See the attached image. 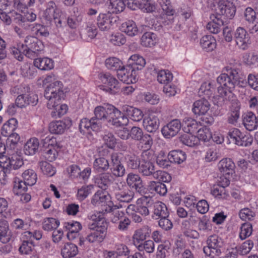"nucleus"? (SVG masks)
Wrapping results in <instances>:
<instances>
[{
	"mask_svg": "<svg viewBox=\"0 0 258 258\" xmlns=\"http://www.w3.org/2000/svg\"><path fill=\"white\" fill-rule=\"evenodd\" d=\"M132 5V7L130 6L132 9L138 8L146 13H152L156 10V6L152 0L134 1Z\"/></svg>",
	"mask_w": 258,
	"mask_h": 258,
	"instance_id": "27",
	"label": "nucleus"
},
{
	"mask_svg": "<svg viewBox=\"0 0 258 258\" xmlns=\"http://www.w3.org/2000/svg\"><path fill=\"white\" fill-rule=\"evenodd\" d=\"M67 127L65 122L62 120L53 121L49 123V130L50 133L55 134L63 133Z\"/></svg>",
	"mask_w": 258,
	"mask_h": 258,
	"instance_id": "43",
	"label": "nucleus"
},
{
	"mask_svg": "<svg viewBox=\"0 0 258 258\" xmlns=\"http://www.w3.org/2000/svg\"><path fill=\"white\" fill-rule=\"evenodd\" d=\"M149 187L150 190L155 191L160 196H165L167 192L166 185L161 182L151 181Z\"/></svg>",
	"mask_w": 258,
	"mask_h": 258,
	"instance_id": "52",
	"label": "nucleus"
},
{
	"mask_svg": "<svg viewBox=\"0 0 258 258\" xmlns=\"http://www.w3.org/2000/svg\"><path fill=\"white\" fill-rule=\"evenodd\" d=\"M61 13V10L58 8L55 3L53 1H49L46 3V9L43 12V17L50 23L53 18L57 19L59 14Z\"/></svg>",
	"mask_w": 258,
	"mask_h": 258,
	"instance_id": "19",
	"label": "nucleus"
},
{
	"mask_svg": "<svg viewBox=\"0 0 258 258\" xmlns=\"http://www.w3.org/2000/svg\"><path fill=\"white\" fill-rule=\"evenodd\" d=\"M13 192L16 195H19V194L25 192L27 189V184L25 181L20 180L17 177L14 178Z\"/></svg>",
	"mask_w": 258,
	"mask_h": 258,
	"instance_id": "55",
	"label": "nucleus"
},
{
	"mask_svg": "<svg viewBox=\"0 0 258 258\" xmlns=\"http://www.w3.org/2000/svg\"><path fill=\"white\" fill-rule=\"evenodd\" d=\"M215 88L212 86L211 84L209 83H204L201 86L199 90V95L200 96H203V98H209L212 95Z\"/></svg>",
	"mask_w": 258,
	"mask_h": 258,
	"instance_id": "58",
	"label": "nucleus"
},
{
	"mask_svg": "<svg viewBox=\"0 0 258 258\" xmlns=\"http://www.w3.org/2000/svg\"><path fill=\"white\" fill-rule=\"evenodd\" d=\"M39 166L41 171L44 174H45L48 176H52L55 173L54 168L47 162H39Z\"/></svg>",
	"mask_w": 258,
	"mask_h": 258,
	"instance_id": "61",
	"label": "nucleus"
},
{
	"mask_svg": "<svg viewBox=\"0 0 258 258\" xmlns=\"http://www.w3.org/2000/svg\"><path fill=\"white\" fill-rule=\"evenodd\" d=\"M134 196L133 191L128 188L125 183L120 182L116 184L114 188V196L117 201L128 203L132 201Z\"/></svg>",
	"mask_w": 258,
	"mask_h": 258,
	"instance_id": "13",
	"label": "nucleus"
},
{
	"mask_svg": "<svg viewBox=\"0 0 258 258\" xmlns=\"http://www.w3.org/2000/svg\"><path fill=\"white\" fill-rule=\"evenodd\" d=\"M252 231V225L250 223H245L243 224L241 227L239 237L242 240L245 239L251 234Z\"/></svg>",
	"mask_w": 258,
	"mask_h": 258,
	"instance_id": "64",
	"label": "nucleus"
},
{
	"mask_svg": "<svg viewBox=\"0 0 258 258\" xmlns=\"http://www.w3.org/2000/svg\"><path fill=\"white\" fill-rule=\"evenodd\" d=\"M99 78L103 84L101 86V89L113 95L119 92V82L110 73H100Z\"/></svg>",
	"mask_w": 258,
	"mask_h": 258,
	"instance_id": "10",
	"label": "nucleus"
},
{
	"mask_svg": "<svg viewBox=\"0 0 258 258\" xmlns=\"http://www.w3.org/2000/svg\"><path fill=\"white\" fill-rule=\"evenodd\" d=\"M119 115H121V112L113 105L110 104L106 121L114 125Z\"/></svg>",
	"mask_w": 258,
	"mask_h": 258,
	"instance_id": "50",
	"label": "nucleus"
},
{
	"mask_svg": "<svg viewBox=\"0 0 258 258\" xmlns=\"http://www.w3.org/2000/svg\"><path fill=\"white\" fill-rule=\"evenodd\" d=\"M197 137L200 140H202L204 142H208L212 138V134L210 129L206 126L200 127L197 133Z\"/></svg>",
	"mask_w": 258,
	"mask_h": 258,
	"instance_id": "60",
	"label": "nucleus"
},
{
	"mask_svg": "<svg viewBox=\"0 0 258 258\" xmlns=\"http://www.w3.org/2000/svg\"><path fill=\"white\" fill-rule=\"evenodd\" d=\"M129 61L128 66H130V68L135 72L142 70L146 64L145 59L142 56L137 54L132 55L129 59Z\"/></svg>",
	"mask_w": 258,
	"mask_h": 258,
	"instance_id": "35",
	"label": "nucleus"
},
{
	"mask_svg": "<svg viewBox=\"0 0 258 258\" xmlns=\"http://www.w3.org/2000/svg\"><path fill=\"white\" fill-rule=\"evenodd\" d=\"M21 75L28 78H32L36 75V69L34 65L29 63H24L20 69Z\"/></svg>",
	"mask_w": 258,
	"mask_h": 258,
	"instance_id": "47",
	"label": "nucleus"
},
{
	"mask_svg": "<svg viewBox=\"0 0 258 258\" xmlns=\"http://www.w3.org/2000/svg\"><path fill=\"white\" fill-rule=\"evenodd\" d=\"M19 250L20 252L24 254H32L35 250V245L32 240H23L20 245Z\"/></svg>",
	"mask_w": 258,
	"mask_h": 258,
	"instance_id": "54",
	"label": "nucleus"
},
{
	"mask_svg": "<svg viewBox=\"0 0 258 258\" xmlns=\"http://www.w3.org/2000/svg\"><path fill=\"white\" fill-rule=\"evenodd\" d=\"M117 75L120 81L127 84L135 83L138 80L136 72L134 71L128 66L126 67L123 66L119 69Z\"/></svg>",
	"mask_w": 258,
	"mask_h": 258,
	"instance_id": "15",
	"label": "nucleus"
},
{
	"mask_svg": "<svg viewBox=\"0 0 258 258\" xmlns=\"http://www.w3.org/2000/svg\"><path fill=\"white\" fill-rule=\"evenodd\" d=\"M93 186L92 185L83 186L78 190L77 197L79 200L83 201L91 193Z\"/></svg>",
	"mask_w": 258,
	"mask_h": 258,
	"instance_id": "63",
	"label": "nucleus"
},
{
	"mask_svg": "<svg viewBox=\"0 0 258 258\" xmlns=\"http://www.w3.org/2000/svg\"><path fill=\"white\" fill-rule=\"evenodd\" d=\"M230 184V180L225 178V181L220 182L216 187H214L211 190V194L218 199H225L228 194L226 192L225 187Z\"/></svg>",
	"mask_w": 258,
	"mask_h": 258,
	"instance_id": "31",
	"label": "nucleus"
},
{
	"mask_svg": "<svg viewBox=\"0 0 258 258\" xmlns=\"http://www.w3.org/2000/svg\"><path fill=\"white\" fill-rule=\"evenodd\" d=\"M158 41L156 34L151 32H145L141 39V44L146 47L154 46Z\"/></svg>",
	"mask_w": 258,
	"mask_h": 258,
	"instance_id": "34",
	"label": "nucleus"
},
{
	"mask_svg": "<svg viewBox=\"0 0 258 258\" xmlns=\"http://www.w3.org/2000/svg\"><path fill=\"white\" fill-rule=\"evenodd\" d=\"M235 42L242 48L250 46L251 40L246 31L242 27H238L235 33Z\"/></svg>",
	"mask_w": 258,
	"mask_h": 258,
	"instance_id": "21",
	"label": "nucleus"
},
{
	"mask_svg": "<svg viewBox=\"0 0 258 258\" xmlns=\"http://www.w3.org/2000/svg\"><path fill=\"white\" fill-rule=\"evenodd\" d=\"M138 249L140 251H145L147 253H152L154 251L155 244L153 241L148 240L141 242L137 245H135Z\"/></svg>",
	"mask_w": 258,
	"mask_h": 258,
	"instance_id": "56",
	"label": "nucleus"
},
{
	"mask_svg": "<svg viewBox=\"0 0 258 258\" xmlns=\"http://www.w3.org/2000/svg\"><path fill=\"white\" fill-rule=\"evenodd\" d=\"M18 121L16 118H12L9 119L4 124L1 130V134L4 136L12 135V133L17 127Z\"/></svg>",
	"mask_w": 258,
	"mask_h": 258,
	"instance_id": "38",
	"label": "nucleus"
},
{
	"mask_svg": "<svg viewBox=\"0 0 258 258\" xmlns=\"http://www.w3.org/2000/svg\"><path fill=\"white\" fill-rule=\"evenodd\" d=\"M226 73L221 74L217 79V82L221 85L218 88V99L223 104L235 100L236 96L233 91L236 85L245 79L239 69L226 68Z\"/></svg>",
	"mask_w": 258,
	"mask_h": 258,
	"instance_id": "1",
	"label": "nucleus"
},
{
	"mask_svg": "<svg viewBox=\"0 0 258 258\" xmlns=\"http://www.w3.org/2000/svg\"><path fill=\"white\" fill-rule=\"evenodd\" d=\"M126 182L127 186L134 189L137 192H141L143 189L144 185L142 179L138 174L128 173L126 177Z\"/></svg>",
	"mask_w": 258,
	"mask_h": 258,
	"instance_id": "22",
	"label": "nucleus"
},
{
	"mask_svg": "<svg viewBox=\"0 0 258 258\" xmlns=\"http://www.w3.org/2000/svg\"><path fill=\"white\" fill-rule=\"evenodd\" d=\"M107 6L109 9L108 13H118L123 11L125 5L123 0H109V4Z\"/></svg>",
	"mask_w": 258,
	"mask_h": 258,
	"instance_id": "42",
	"label": "nucleus"
},
{
	"mask_svg": "<svg viewBox=\"0 0 258 258\" xmlns=\"http://www.w3.org/2000/svg\"><path fill=\"white\" fill-rule=\"evenodd\" d=\"M207 244L203 248L204 252L207 256L215 258L221 254V248L223 246V242L221 238L217 235L210 236L207 240Z\"/></svg>",
	"mask_w": 258,
	"mask_h": 258,
	"instance_id": "8",
	"label": "nucleus"
},
{
	"mask_svg": "<svg viewBox=\"0 0 258 258\" xmlns=\"http://www.w3.org/2000/svg\"><path fill=\"white\" fill-rule=\"evenodd\" d=\"M179 139L182 143L189 147H194L199 144L198 138L193 134H185L181 135Z\"/></svg>",
	"mask_w": 258,
	"mask_h": 258,
	"instance_id": "51",
	"label": "nucleus"
},
{
	"mask_svg": "<svg viewBox=\"0 0 258 258\" xmlns=\"http://www.w3.org/2000/svg\"><path fill=\"white\" fill-rule=\"evenodd\" d=\"M185 152L181 150H173L170 151L168 155V158L171 162L177 164H180L186 159Z\"/></svg>",
	"mask_w": 258,
	"mask_h": 258,
	"instance_id": "41",
	"label": "nucleus"
},
{
	"mask_svg": "<svg viewBox=\"0 0 258 258\" xmlns=\"http://www.w3.org/2000/svg\"><path fill=\"white\" fill-rule=\"evenodd\" d=\"M113 18L110 13L99 14L97 19V25L101 31H108L112 25Z\"/></svg>",
	"mask_w": 258,
	"mask_h": 258,
	"instance_id": "24",
	"label": "nucleus"
},
{
	"mask_svg": "<svg viewBox=\"0 0 258 258\" xmlns=\"http://www.w3.org/2000/svg\"><path fill=\"white\" fill-rule=\"evenodd\" d=\"M91 203L95 206H106L105 209V212H107L111 210V202L110 201V197L108 194L105 191L99 190L92 197L91 199Z\"/></svg>",
	"mask_w": 258,
	"mask_h": 258,
	"instance_id": "16",
	"label": "nucleus"
},
{
	"mask_svg": "<svg viewBox=\"0 0 258 258\" xmlns=\"http://www.w3.org/2000/svg\"><path fill=\"white\" fill-rule=\"evenodd\" d=\"M157 80L158 82L162 84H167L170 82L172 79L173 76L171 73L168 70H160L157 72Z\"/></svg>",
	"mask_w": 258,
	"mask_h": 258,
	"instance_id": "49",
	"label": "nucleus"
},
{
	"mask_svg": "<svg viewBox=\"0 0 258 258\" xmlns=\"http://www.w3.org/2000/svg\"><path fill=\"white\" fill-rule=\"evenodd\" d=\"M154 214L160 218H166L169 216V212L166 205L160 201L154 203Z\"/></svg>",
	"mask_w": 258,
	"mask_h": 258,
	"instance_id": "40",
	"label": "nucleus"
},
{
	"mask_svg": "<svg viewBox=\"0 0 258 258\" xmlns=\"http://www.w3.org/2000/svg\"><path fill=\"white\" fill-rule=\"evenodd\" d=\"M239 217L244 221L252 220L255 216V212L248 208H245L239 212Z\"/></svg>",
	"mask_w": 258,
	"mask_h": 258,
	"instance_id": "62",
	"label": "nucleus"
},
{
	"mask_svg": "<svg viewBox=\"0 0 258 258\" xmlns=\"http://www.w3.org/2000/svg\"><path fill=\"white\" fill-rule=\"evenodd\" d=\"M39 143L37 138H33L29 139L24 146V152L28 155L35 154L38 150Z\"/></svg>",
	"mask_w": 258,
	"mask_h": 258,
	"instance_id": "37",
	"label": "nucleus"
},
{
	"mask_svg": "<svg viewBox=\"0 0 258 258\" xmlns=\"http://www.w3.org/2000/svg\"><path fill=\"white\" fill-rule=\"evenodd\" d=\"M151 229L147 225H145L136 230L133 235V243L137 245L149 237L151 233Z\"/></svg>",
	"mask_w": 258,
	"mask_h": 258,
	"instance_id": "23",
	"label": "nucleus"
},
{
	"mask_svg": "<svg viewBox=\"0 0 258 258\" xmlns=\"http://www.w3.org/2000/svg\"><path fill=\"white\" fill-rule=\"evenodd\" d=\"M236 7L233 3L228 1H220L218 3L216 14L226 22L227 19H232L235 16Z\"/></svg>",
	"mask_w": 258,
	"mask_h": 258,
	"instance_id": "11",
	"label": "nucleus"
},
{
	"mask_svg": "<svg viewBox=\"0 0 258 258\" xmlns=\"http://www.w3.org/2000/svg\"><path fill=\"white\" fill-rule=\"evenodd\" d=\"M228 140L237 146L247 147L252 143V138L249 135L242 133L239 129L233 128L227 133Z\"/></svg>",
	"mask_w": 258,
	"mask_h": 258,
	"instance_id": "9",
	"label": "nucleus"
},
{
	"mask_svg": "<svg viewBox=\"0 0 258 258\" xmlns=\"http://www.w3.org/2000/svg\"><path fill=\"white\" fill-rule=\"evenodd\" d=\"M210 106L209 101L203 98L194 102L192 110L196 115H205L209 110Z\"/></svg>",
	"mask_w": 258,
	"mask_h": 258,
	"instance_id": "26",
	"label": "nucleus"
},
{
	"mask_svg": "<svg viewBox=\"0 0 258 258\" xmlns=\"http://www.w3.org/2000/svg\"><path fill=\"white\" fill-rule=\"evenodd\" d=\"M111 163L110 170L111 174L116 177L123 176L125 173V168L122 163L117 153H112L110 155Z\"/></svg>",
	"mask_w": 258,
	"mask_h": 258,
	"instance_id": "14",
	"label": "nucleus"
},
{
	"mask_svg": "<svg viewBox=\"0 0 258 258\" xmlns=\"http://www.w3.org/2000/svg\"><path fill=\"white\" fill-rule=\"evenodd\" d=\"M95 183L100 188L105 190L111 184L112 177L109 172H102L97 175L94 178Z\"/></svg>",
	"mask_w": 258,
	"mask_h": 258,
	"instance_id": "25",
	"label": "nucleus"
},
{
	"mask_svg": "<svg viewBox=\"0 0 258 258\" xmlns=\"http://www.w3.org/2000/svg\"><path fill=\"white\" fill-rule=\"evenodd\" d=\"M44 97L48 100L47 106L51 108L64 97V88L62 83L56 81L49 84L45 88Z\"/></svg>",
	"mask_w": 258,
	"mask_h": 258,
	"instance_id": "4",
	"label": "nucleus"
},
{
	"mask_svg": "<svg viewBox=\"0 0 258 258\" xmlns=\"http://www.w3.org/2000/svg\"><path fill=\"white\" fill-rule=\"evenodd\" d=\"M41 143L44 147L42 151L44 158L49 162L54 161L58 154V150L60 149L56 139L45 137L41 139Z\"/></svg>",
	"mask_w": 258,
	"mask_h": 258,
	"instance_id": "6",
	"label": "nucleus"
},
{
	"mask_svg": "<svg viewBox=\"0 0 258 258\" xmlns=\"http://www.w3.org/2000/svg\"><path fill=\"white\" fill-rule=\"evenodd\" d=\"M181 127L180 120L177 119H173L162 127L161 133L164 137L170 138L177 134Z\"/></svg>",
	"mask_w": 258,
	"mask_h": 258,
	"instance_id": "18",
	"label": "nucleus"
},
{
	"mask_svg": "<svg viewBox=\"0 0 258 258\" xmlns=\"http://www.w3.org/2000/svg\"><path fill=\"white\" fill-rule=\"evenodd\" d=\"M91 219L93 222L88 224V228L93 231L86 237V239L90 243L101 242L106 237L108 223L102 212L94 213L91 216Z\"/></svg>",
	"mask_w": 258,
	"mask_h": 258,
	"instance_id": "2",
	"label": "nucleus"
},
{
	"mask_svg": "<svg viewBox=\"0 0 258 258\" xmlns=\"http://www.w3.org/2000/svg\"><path fill=\"white\" fill-rule=\"evenodd\" d=\"M23 164L22 158L17 153L13 154L9 157L3 155L0 156V166L5 176H8L13 170L20 168Z\"/></svg>",
	"mask_w": 258,
	"mask_h": 258,
	"instance_id": "5",
	"label": "nucleus"
},
{
	"mask_svg": "<svg viewBox=\"0 0 258 258\" xmlns=\"http://www.w3.org/2000/svg\"><path fill=\"white\" fill-rule=\"evenodd\" d=\"M182 126L184 132L194 135L197 134L201 125L191 118L185 117L183 120Z\"/></svg>",
	"mask_w": 258,
	"mask_h": 258,
	"instance_id": "30",
	"label": "nucleus"
},
{
	"mask_svg": "<svg viewBox=\"0 0 258 258\" xmlns=\"http://www.w3.org/2000/svg\"><path fill=\"white\" fill-rule=\"evenodd\" d=\"M110 104L104 106H98L94 110V116L89 119L84 118L81 120L79 124V129L81 133H84L85 130L88 132L91 130L98 132L101 128L100 121H106Z\"/></svg>",
	"mask_w": 258,
	"mask_h": 258,
	"instance_id": "3",
	"label": "nucleus"
},
{
	"mask_svg": "<svg viewBox=\"0 0 258 258\" xmlns=\"http://www.w3.org/2000/svg\"><path fill=\"white\" fill-rule=\"evenodd\" d=\"M243 124L249 131L256 129L258 125V118L252 112H248L243 116Z\"/></svg>",
	"mask_w": 258,
	"mask_h": 258,
	"instance_id": "28",
	"label": "nucleus"
},
{
	"mask_svg": "<svg viewBox=\"0 0 258 258\" xmlns=\"http://www.w3.org/2000/svg\"><path fill=\"white\" fill-rule=\"evenodd\" d=\"M78 253L77 246L72 243H64L61 249V255L63 258H72Z\"/></svg>",
	"mask_w": 258,
	"mask_h": 258,
	"instance_id": "32",
	"label": "nucleus"
},
{
	"mask_svg": "<svg viewBox=\"0 0 258 258\" xmlns=\"http://www.w3.org/2000/svg\"><path fill=\"white\" fill-rule=\"evenodd\" d=\"M125 160L127 166L132 169H139L141 161L140 158L134 154L126 155Z\"/></svg>",
	"mask_w": 258,
	"mask_h": 258,
	"instance_id": "46",
	"label": "nucleus"
},
{
	"mask_svg": "<svg viewBox=\"0 0 258 258\" xmlns=\"http://www.w3.org/2000/svg\"><path fill=\"white\" fill-rule=\"evenodd\" d=\"M43 229L45 231H51L56 229L59 225V221L55 218H47L44 219L42 223Z\"/></svg>",
	"mask_w": 258,
	"mask_h": 258,
	"instance_id": "59",
	"label": "nucleus"
},
{
	"mask_svg": "<svg viewBox=\"0 0 258 258\" xmlns=\"http://www.w3.org/2000/svg\"><path fill=\"white\" fill-rule=\"evenodd\" d=\"M105 66L109 70L118 72L124 66L122 62L118 58L112 57L108 58L105 60Z\"/></svg>",
	"mask_w": 258,
	"mask_h": 258,
	"instance_id": "45",
	"label": "nucleus"
},
{
	"mask_svg": "<svg viewBox=\"0 0 258 258\" xmlns=\"http://www.w3.org/2000/svg\"><path fill=\"white\" fill-rule=\"evenodd\" d=\"M110 167L108 160L104 157L96 158L93 163V168L98 173L106 172Z\"/></svg>",
	"mask_w": 258,
	"mask_h": 258,
	"instance_id": "33",
	"label": "nucleus"
},
{
	"mask_svg": "<svg viewBox=\"0 0 258 258\" xmlns=\"http://www.w3.org/2000/svg\"><path fill=\"white\" fill-rule=\"evenodd\" d=\"M29 27L32 33L37 36L47 37L49 35V32L47 28L44 25L39 24H35V25H29Z\"/></svg>",
	"mask_w": 258,
	"mask_h": 258,
	"instance_id": "48",
	"label": "nucleus"
},
{
	"mask_svg": "<svg viewBox=\"0 0 258 258\" xmlns=\"http://www.w3.org/2000/svg\"><path fill=\"white\" fill-rule=\"evenodd\" d=\"M143 125L147 132L151 133H155L158 131L160 125L158 115L152 113L148 116L145 117L143 121Z\"/></svg>",
	"mask_w": 258,
	"mask_h": 258,
	"instance_id": "20",
	"label": "nucleus"
},
{
	"mask_svg": "<svg viewBox=\"0 0 258 258\" xmlns=\"http://www.w3.org/2000/svg\"><path fill=\"white\" fill-rule=\"evenodd\" d=\"M210 19L212 20V21L208 23L207 29L212 33H218L220 31V27L223 26L225 23L224 22V20L215 14L211 15Z\"/></svg>",
	"mask_w": 258,
	"mask_h": 258,
	"instance_id": "29",
	"label": "nucleus"
},
{
	"mask_svg": "<svg viewBox=\"0 0 258 258\" xmlns=\"http://www.w3.org/2000/svg\"><path fill=\"white\" fill-rule=\"evenodd\" d=\"M121 30L130 36H134L139 33V30L136 23L132 20H128L122 24Z\"/></svg>",
	"mask_w": 258,
	"mask_h": 258,
	"instance_id": "36",
	"label": "nucleus"
},
{
	"mask_svg": "<svg viewBox=\"0 0 258 258\" xmlns=\"http://www.w3.org/2000/svg\"><path fill=\"white\" fill-rule=\"evenodd\" d=\"M134 196L133 191L128 188L125 183L120 182L116 184L114 188V196L117 201L128 203L132 201Z\"/></svg>",
	"mask_w": 258,
	"mask_h": 258,
	"instance_id": "12",
	"label": "nucleus"
},
{
	"mask_svg": "<svg viewBox=\"0 0 258 258\" xmlns=\"http://www.w3.org/2000/svg\"><path fill=\"white\" fill-rule=\"evenodd\" d=\"M200 44L203 48H215L216 41L211 35H205L200 40Z\"/></svg>",
	"mask_w": 258,
	"mask_h": 258,
	"instance_id": "57",
	"label": "nucleus"
},
{
	"mask_svg": "<svg viewBox=\"0 0 258 258\" xmlns=\"http://www.w3.org/2000/svg\"><path fill=\"white\" fill-rule=\"evenodd\" d=\"M139 172L144 176L152 175L156 172L154 163L152 162H142L139 168Z\"/></svg>",
	"mask_w": 258,
	"mask_h": 258,
	"instance_id": "44",
	"label": "nucleus"
},
{
	"mask_svg": "<svg viewBox=\"0 0 258 258\" xmlns=\"http://www.w3.org/2000/svg\"><path fill=\"white\" fill-rule=\"evenodd\" d=\"M8 207V202L4 198H0V241L7 243L11 240L14 239V236L9 232V224L3 217L2 213L5 211Z\"/></svg>",
	"mask_w": 258,
	"mask_h": 258,
	"instance_id": "7",
	"label": "nucleus"
},
{
	"mask_svg": "<svg viewBox=\"0 0 258 258\" xmlns=\"http://www.w3.org/2000/svg\"><path fill=\"white\" fill-rule=\"evenodd\" d=\"M34 65L41 70H50L53 68V61L47 57L38 58L34 59Z\"/></svg>",
	"mask_w": 258,
	"mask_h": 258,
	"instance_id": "39",
	"label": "nucleus"
},
{
	"mask_svg": "<svg viewBox=\"0 0 258 258\" xmlns=\"http://www.w3.org/2000/svg\"><path fill=\"white\" fill-rule=\"evenodd\" d=\"M218 168L220 172L228 179L235 173V165L231 159L225 158L219 162Z\"/></svg>",
	"mask_w": 258,
	"mask_h": 258,
	"instance_id": "17",
	"label": "nucleus"
},
{
	"mask_svg": "<svg viewBox=\"0 0 258 258\" xmlns=\"http://www.w3.org/2000/svg\"><path fill=\"white\" fill-rule=\"evenodd\" d=\"M22 176L24 181H25L28 185L32 186L36 182L37 179V174L32 169H29L25 170L23 172Z\"/></svg>",
	"mask_w": 258,
	"mask_h": 258,
	"instance_id": "53",
	"label": "nucleus"
}]
</instances>
